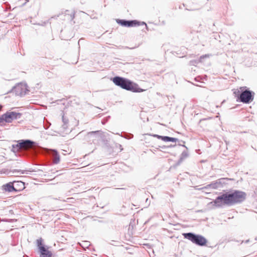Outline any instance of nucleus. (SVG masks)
Here are the masks:
<instances>
[{"label": "nucleus", "instance_id": "1", "mask_svg": "<svg viewBox=\"0 0 257 257\" xmlns=\"http://www.w3.org/2000/svg\"><path fill=\"white\" fill-rule=\"evenodd\" d=\"M246 194L244 192L235 190L232 192H226L217 196L212 202L213 205L220 207L223 205L231 206L244 201Z\"/></svg>", "mask_w": 257, "mask_h": 257}, {"label": "nucleus", "instance_id": "2", "mask_svg": "<svg viewBox=\"0 0 257 257\" xmlns=\"http://www.w3.org/2000/svg\"><path fill=\"white\" fill-rule=\"evenodd\" d=\"M112 81L116 85L121 88L133 92H141L144 90L140 88L137 84L120 76H115L112 78Z\"/></svg>", "mask_w": 257, "mask_h": 257}, {"label": "nucleus", "instance_id": "3", "mask_svg": "<svg viewBox=\"0 0 257 257\" xmlns=\"http://www.w3.org/2000/svg\"><path fill=\"white\" fill-rule=\"evenodd\" d=\"M245 88L246 87H241L240 89L241 92L240 93V91L238 90L237 92H234V93L239 101L244 103H249L253 100L254 93L248 89L244 90Z\"/></svg>", "mask_w": 257, "mask_h": 257}, {"label": "nucleus", "instance_id": "4", "mask_svg": "<svg viewBox=\"0 0 257 257\" xmlns=\"http://www.w3.org/2000/svg\"><path fill=\"white\" fill-rule=\"evenodd\" d=\"M183 235L185 238L199 246L205 245L207 241L204 236L192 232L185 233Z\"/></svg>", "mask_w": 257, "mask_h": 257}, {"label": "nucleus", "instance_id": "5", "mask_svg": "<svg viewBox=\"0 0 257 257\" xmlns=\"http://www.w3.org/2000/svg\"><path fill=\"white\" fill-rule=\"evenodd\" d=\"M117 24L119 25L126 27H135L140 25H145L146 27L147 28V24L144 22H141L137 20H126L116 19V20Z\"/></svg>", "mask_w": 257, "mask_h": 257}, {"label": "nucleus", "instance_id": "6", "mask_svg": "<svg viewBox=\"0 0 257 257\" xmlns=\"http://www.w3.org/2000/svg\"><path fill=\"white\" fill-rule=\"evenodd\" d=\"M43 240L41 238L37 240V245L40 252L41 257H52V252L48 250V247L42 244Z\"/></svg>", "mask_w": 257, "mask_h": 257}, {"label": "nucleus", "instance_id": "7", "mask_svg": "<svg viewBox=\"0 0 257 257\" xmlns=\"http://www.w3.org/2000/svg\"><path fill=\"white\" fill-rule=\"evenodd\" d=\"M34 144V142L29 140H22L15 145H12V151L14 152H16L19 151L20 149L25 148L27 147L31 146Z\"/></svg>", "mask_w": 257, "mask_h": 257}, {"label": "nucleus", "instance_id": "8", "mask_svg": "<svg viewBox=\"0 0 257 257\" xmlns=\"http://www.w3.org/2000/svg\"><path fill=\"white\" fill-rule=\"evenodd\" d=\"M27 90V85L22 83L18 84L12 89V91L15 93L16 95L21 96L25 95Z\"/></svg>", "mask_w": 257, "mask_h": 257}, {"label": "nucleus", "instance_id": "9", "mask_svg": "<svg viewBox=\"0 0 257 257\" xmlns=\"http://www.w3.org/2000/svg\"><path fill=\"white\" fill-rule=\"evenodd\" d=\"M101 135L100 131H93L88 132L86 137L87 140H89V141H92L93 143L95 144V141H98L102 137Z\"/></svg>", "mask_w": 257, "mask_h": 257}, {"label": "nucleus", "instance_id": "10", "mask_svg": "<svg viewBox=\"0 0 257 257\" xmlns=\"http://www.w3.org/2000/svg\"><path fill=\"white\" fill-rule=\"evenodd\" d=\"M13 121L11 112H7L0 117V125H2L4 122H11Z\"/></svg>", "mask_w": 257, "mask_h": 257}, {"label": "nucleus", "instance_id": "11", "mask_svg": "<svg viewBox=\"0 0 257 257\" xmlns=\"http://www.w3.org/2000/svg\"><path fill=\"white\" fill-rule=\"evenodd\" d=\"M52 157L53 163L56 164H58L60 162V156L57 151H53Z\"/></svg>", "mask_w": 257, "mask_h": 257}, {"label": "nucleus", "instance_id": "12", "mask_svg": "<svg viewBox=\"0 0 257 257\" xmlns=\"http://www.w3.org/2000/svg\"><path fill=\"white\" fill-rule=\"evenodd\" d=\"M220 180H219L218 181H217L215 182H212L211 184H208V185L206 186V187H205V188H211L214 189L219 188L221 184V182H220Z\"/></svg>", "mask_w": 257, "mask_h": 257}, {"label": "nucleus", "instance_id": "13", "mask_svg": "<svg viewBox=\"0 0 257 257\" xmlns=\"http://www.w3.org/2000/svg\"><path fill=\"white\" fill-rule=\"evenodd\" d=\"M4 189L8 192H13V191H17V190L15 188L13 185H12L11 183H9L6 184L4 186Z\"/></svg>", "mask_w": 257, "mask_h": 257}, {"label": "nucleus", "instance_id": "14", "mask_svg": "<svg viewBox=\"0 0 257 257\" xmlns=\"http://www.w3.org/2000/svg\"><path fill=\"white\" fill-rule=\"evenodd\" d=\"M162 141L164 142H172L176 143L178 141V139L177 138L168 136H162Z\"/></svg>", "mask_w": 257, "mask_h": 257}, {"label": "nucleus", "instance_id": "15", "mask_svg": "<svg viewBox=\"0 0 257 257\" xmlns=\"http://www.w3.org/2000/svg\"><path fill=\"white\" fill-rule=\"evenodd\" d=\"M28 172H30V171H28V170H23L14 169V170L11 171L10 172V174H11V173H12V174H16L17 173H19L20 174H28Z\"/></svg>", "mask_w": 257, "mask_h": 257}, {"label": "nucleus", "instance_id": "16", "mask_svg": "<svg viewBox=\"0 0 257 257\" xmlns=\"http://www.w3.org/2000/svg\"><path fill=\"white\" fill-rule=\"evenodd\" d=\"M12 115V120L19 119L21 117L22 114L19 112L10 111Z\"/></svg>", "mask_w": 257, "mask_h": 257}, {"label": "nucleus", "instance_id": "17", "mask_svg": "<svg viewBox=\"0 0 257 257\" xmlns=\"http://www.w3.org/2000/svg\"><path fill=\"white\" fill-rule=\"evenodd\" d=\"M62 121L64 123L63 126L64 128H66L67 127V124L68 123L69 120L67 118L65 117L64 114L62 115Z\"/></svg>", "mask_w": 257, "mask_h": 257}, {"label": "nucleus", "instance_id": "18", "mask_svg": "<svg viewBox=\"0 0 257 257\" xmlns=\"http://www.w3.org/2000/svg\"><path fill=\"white\" fill-rule=\"evenodd\" d=\"M151 151L156 155H160L161 150L158 148H153Z\"/></svg>", "mask_w": 257, "mask_h": 257}, {"label": "nucleus", "instance_id": "19", "mask_svg": "<svg viewBox=\"0 0 257 257\" xmlns=\"http://www.w3.org/2000/svg\"><path fill=\"white\" fill-rule=\"evenodd\" d=\"M81 245L83 247H88L90 245V243L89 241H82V244H81Z\"/></svg>", "mask_w": 257, "mask_h": 257}, {"label": "nucleus", "instance_id": "20", "mask_svg": "<svg viewBox=\"0 0 257 257\" xmlns=\"http://www.w3.org/2000/svg\"><path fill=\"white\" fill-rule=\"evenodd\" d=\"M121 137L126 139H131L133 138V135L132 134H128V133H125L124 135L121 136Z\"/></svg>", "mask_w": 257, "mask_h": 257}, {"label": "nucleus", "instance_id": "21", "mask_svg": "<svg viewBox=\"0 0 257 257\" xmlns=\"http://www.w3.org/2000/svg\"><path fill=\"white\" fill-rule=\"evenodd\" d=\"M188 156V153L187 151H183L181 155V159H183Z\"/></svg>", "mask_w": 257, "mask_h": 257}, {"label": "nucleus", "instance_id": "22", "mask_svg": "<svg viewBox=\"0 0 257 257\" xmlns=\"http://www.w3.org/2000/svg\"><path fill=\"white\" fill-rule=\"evenodd\" d=\"M209 56H210V55H209V54H205L204 55H202L200 56V59H202L205 58L209 57Z\"/></svg>", "mask_w": 257, "mask_h": 257}, {"label": "nucleus", "instance_id": "23", "mask_svg": "<svg viewBox=\"0 0 257 257\" xmlns=\"http://www.w3.org/2000/svg\"><path fill=\"white\" fill-rule=\"evenodd\" d=\"M70 17H71V20H73L75 17V14L73 13V14H71Z\"/></svg>", "mask_w": 257, "mask_h": 257}, {"label": "nucleus", "instance_id": "24", "mask_svg": "<svg viewBox=\"0 0 257 257\" xmlns=\"http://www.w3.org/2000/svg\"><path fill=\"white\" fill-rule=\"evenodd\" d=\"M154 137H157L159 139H161V136L158 135H154Z\"/></svg>", "mask_w": 257, "mask_h": 257}, {"label": "nucleus", "instance_id": "25", "mask_svg": "<svg viewBox=\"0 0 257 257\" xmlns=\"http://www.w3.org/2000/svg\"><path fill=\"white\" fill-rule=\"evenodd\" d=\"M118 146L119 147V148H120V150H121V151H122V150H123V149L122 148V146H121V145L118 144Z\"/></svg>", "mask_w": 257, "mask_h": 257}, {"label": "nucleus", "instance_id": "26", "mask_svg": "<svg viewBox=\"0 0 257 257\" xmlns=\"http://www.w3.org/2000/svg\"><path fill=\"white\" fill-rule=\"evenodd\" d=\"M2 108H3V105L0 104V111L2 110Z\"/></svg>", "mask_w": 257, "mask_h": 257}, {"label": "nucleus", "instance_id": "27", "mask_svg": "<svg viewBox=\"0 0 257 257\" xmlns=\"http://www.w3.org/2000/svg\"><path fill=\"white\" fill-rule=\"evenodd\" d=\"M166 148V146H162V147H161V148H162V149H164V148Z\"/></svg>", "mask_w": 257, "mask_h": 257}, {"label": "nucleus", "instance_id": "28", "mask_svg": "<svg viewBox=\"0 0 257 257\" xmlns=\"http://www.w3.org/2000/svg\"><path fill=\"white\" fill-rule=\"evenodd\" d=\"M248 241H249V240H246L245 241V243H247V242H248Z\"/></svg>", "mask_w": 257, "mask_h": 257}, {"label": "nucleus", "instance_id": "29", "mask_svg": "<svg viewBox=\"0 0 257 257\" xmlns=\"http://www.w3.org/2000/svg\"><path fill=\"white\" fill-rule=\"evenodd\" d=\"M175 145L170 146V147H174Z\"/></svg>", "mask_w": 257, "mask_h": 257}, {"label": "nucleus", "instance_id": "30", "mask_svg": "<svg viewBox=\"0 0 257 257\" xmlns=\"http://www.w3.org/2000/svg\"><path fill=\"white\" fill-rule=\"evenodd\" d=\"M195 80L196 81H197V78H196L195 79Z\"/></svg>", "mask_w": 257, "mask_h": 257}]
</instances>
